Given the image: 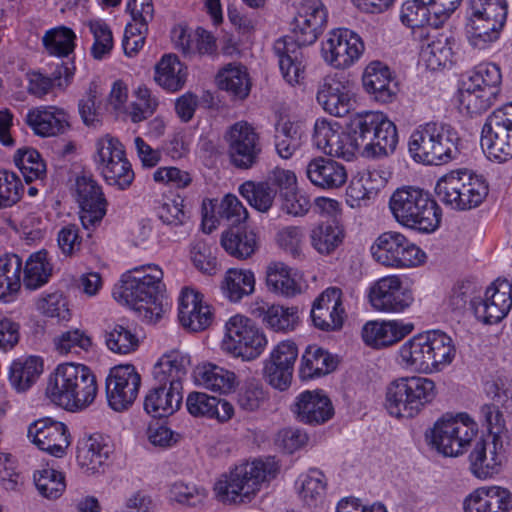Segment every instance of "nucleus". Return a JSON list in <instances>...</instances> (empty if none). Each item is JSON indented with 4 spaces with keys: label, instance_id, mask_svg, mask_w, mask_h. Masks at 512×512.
<instances>
[{
    "label": "nucleus",
    "instance_id": "603ef678",
    "mask_svg": "<svg viewBox=\"0 0 512 512\" xmlns=\"http://www.w3.org/2000/svg\"><path fill=\"white\" fill-rule=\"evenodd\" d=\"M255 312L262 319L263 324L275 332L293 331L299 322L298 308L294 306L264 304Z\"/></svg>",
    "mask_w": 512,
    "mask_h": 512
},
{
    "label": "nucleus",
    "instance_id": "13d9d810",
    "mask_svg": "<svg viewBox=\"0 0 512 512\" xmlns=\"http://www.w3.org/2000/svg\"><path fill=\"white\" fill-rule=\"evenodd\" d=\"M344 236L341 222L321 221L311 231V245L318 253L328 255L341 245Z\"/></svg>",
    "mask_w": 512,
    "mask_h": 512
},
{
    "label": "nucleus",
    "instance_id": "f704fd0d",
    "mask_svg": "<svg viewBox=\"0 0 512 512\" xmlns=\"http://www.w3.org/2000/svg\"><path fill=\"white\" fill-rule=\"evenodd\" d=\"M294 412L299 421L313 425L328 421L334 414V408L322 391L306 390L297 396Z\"/></svg>",
    "mask_w": 512,
    "mask_h": 512
},
{
    "label": "nucleus",
    "instance_id": "6e6d98bb",
    "mask_svg": "<svg viewBox=\"0 0 512 512\" xmlns=\"http://www.w3.org/2000/svg\"><path fill=\"white\" fill-rule=\"evenodd\" d=\"M506 21L497 19L469 18L467 24V37L471 46L483 50L495 42Z\"/></svg>",
    "mask_w": 512,
    "mask_h": 512
},
{
    "label": "nucleus",
    "instance_id": "c85d7f7f",
    "mask_svg": "<svg viewBox=\"0 0 512 512\" xmlns=\"http://www.w3.org/2000/svg\"><path fill=\"white\" fill-rule=\"evenodd\" d=\"M363 86L365 91L377 102H393L399 92L398 83L389 67L382 62H371L364 70Z\"/></svg>",
    "mask_w": 512,
    "mask_h": 512
},
{
    "label": "nucleus",
    "instance_id": "774afa93",
    "mask_svg": "<svg viewBox=\"0 0 512 512\" xmlns=\"http://www.w3.org/2000/svg\"><path fill=\"white\" fill-rule=\"evenodd\" d=\"M133 95L135 101L129 106V117L133 123H139L155 113L159 101L145 84L138 85Z\"/></svg>",
    "mask_w": 512,
    "mask_h": 512
},
{
    "label": "nucleus",
    "instance_id": "cd10ccee",
    "mask_svg": "<svg viewBox=\"0 0 512 512\" xmlns=\"http://www.w3.org/2000/svg\"><path fill=\"white\" fill-rule=\"evenodd\" d=\"M512 493L501 486H482L474 489L463 500L464 512H510Z\"/></svg>",
    "mask_w": 512,
    "mask_h": 512
},
{
    "label": "nucleus",
    "instance_id": "c03bdc74",
    "mask_svg": "<svg viewBox=\"0 0 512 512\" xmlns=\"http://www.w3.org/2000/svg\"><path fill=\"white\" fill-rule=\"evenodd\" d=\"M189 366L188 355L177 350L170 351L165 353L154 366V379L157 383L183 389V380L186 378Z\"/></svg>",
    "mask_w": 512,
    "mask_h": 512
},
{
    "label": "nucleus",
    "instance_id": "f8f14e48",
    "mask_svg": "<svg viewBox=\"0 0 512 512\" xmlns=\"http://www.w3.org/2000/svg\"><path fill=\"white\" fill-rule=\"evenodd\" d=\"M96 169L110 186L126 190L134 181L135 173L119 139L107 134L95 142Z\"/></svg>",
    "mask_w": 512,
    "mask_h": 512
},
{
    "label": "nucleus",
    "instance_id": "de8ad7c7",
    "mask_svg": "<svg viewBox=\"0 0 512 512\" xmlns=\"http://www.w3.org/2000/svg\"><path fill=\"white\" fill-rule=\"evenodd\" d=\"M338 364L336 356L316 345H310L304 351L299 374L303 380L327 375L335 370Z\"/></svg>",
    "mask_w": 512,
    "mask_h": 512
},
{
    "label": "nucleus",
    "instance_id": "79ce46f5",
    "mask_svg": "<svg viewBox=\"0 0 512 512\" xmlns=\"http://www.w3.org/2000/svg\"><path fill=\"white\" fill-rule=\"evenodd\" d=\"M269 291L283 297H294L303 289L302 276L283 262H271L266 269Z\"/></svg>",
    "mask_w": 512,
    "mask_h": 512
},
{
    "label": "nucleus",
    "instance_id": "2eb2a0df",
    "mask_svg": "<svg viewBox=\"0 0 512 512\" xmlns=\"http://www.w3.org/2000/svg\"><path fill=\"white\" fill-rule=\"evenodd\" d=\"M481 147L497 163L512 159V102L495 109L481 130Z\"/></svg>",
    "mask_w": 512,
    "mask_h": 512
},
{
    "label": "nucleus",
    "instance_id": "e2e57ef3",
    "mask_svg": "<svg viewBox=\"0 0 512 512\" xmlns=\"http://www.w3.org/2000/svg\"><path fill=\"white\" fill-rule=\"evenodd\" d=\"M105 343L111 352L127 355L136 351L140 342L130 325L113 323L105 330Z\"/></svg>",
    "mask_w": 512,
    "mask_h": 512
},
{
    "label": "nucleus",
    "instance_id": "09e8293b",
    "mask_svg": "<svg viewBox=\"0 0 512 512\" xmlns=\"http://www.w3.org/2000/svg\"><path fill=\"white\" fill-rule=\"evenodd\" d=\"M218 87L235 99H245L251 90V80L247 68L241 63H229L219 70L216 76Z\"/></svg>",
    "mask_w": 512,
    "mask_h": 512
},
{
    "label": "nucleus",
    "instance_id": "a878e982",
    "mask_svg": "<svg viewBox=\"0 0 512 512\" xmlns=\"http://www.w3.org/2000/svg\"><path fill=\"white\" fill-rule=\"evenodd\" d=\"M178 318L183 327L201 331L212 323L213 312L202 293L184 287L178 297Z\"/></svg>",
    "mask_w": 512,
    "mask_h": 512
},
{
    "label": "nucleus",
    "instance_id": "0eeeda50",
    "mask_svg": "<svg viewBox=\"0 0 512 512\" xmlns=\"http://www.w3.org/2000/svg\"><path fill=\"white\" fill-rule=\"evenodd\" d=\"M389 208L400 225L420 233H432L440 225L441 208L422 189H397L390 197Z\"/></svg>",
    "mask_w": 512,
    "mask_h": 512
},
{
    "label": "nucleus",
    "instance_id": "ddd939ff",
    "mask_svg": "<svg viewBox=\"0 0 512 512\" xmlns=\"http://www.w3.org/2000/svg\"><path fill=\"white\" fill-rule=\"evenodd\" d=\"M268 344L265 333L251 319L234 315L225 324L222 349L244 361L258 358Z\"/></svg>",
    "mask_w": 512,
    "mask_h": 512
},
{
    "label": "nucleus",
    "instance_id": "7ed1b4c3",
    "mask_svg": "<svg viewBox=\"0 0 512 512\" xmlns=\"http://www.w3.org/2000/svg\"><path fill=\"white\" fill-rule=\"evenodd\" d=\"M97 390L96 377L88 366L65 362L50 374L45 393L53 404L69 412H79L94 402Z\"/></svg>",
    "mask_w": 512,
    "mask_h": 512
},
{
    "label": "nucleus",
    "instance_id": "052dcab7",
    "mask_svg": "<svg viewBox=\"0 0 512 512\" xmlns=\"http://www.w3.org/2000/svg\"><path fill=\"white\" fill-rule=\"evenodd\" d=\"M76 40V33L71 28L60 25L44 33L42 44L50 56L65 58L74 53Z\"/></svg>",
    "mask_w": 512,
    "mask_h": 512
},
{
    "label": "nucleus",
    "instance_id": "9d476101",
    "mask_svg": "<svg viewBox=\"0 0 512 512\" xmlns=\"http://www.w3.org/2000/svg\"><path fill=\"white\" fill-rule=\"evenodd\" d=\"M96 169L110 186L126 190L134 181L135 173L119 139L107 134L95 142Z\"/></svg>",
    "mask_w": 512,
    "mask_h": 512
},
{
    "label": "nucleus",
    "instance_id": "a19ab883",
    "mask_svg": "<svg viewBox=\"0 0 512 512\" xmlns=\"http://www.w3.org/2000/svg\"><path fill=\"white\" fill-rule=\"evenodd\" d=\"M188 412L194 417L215 419L220 423L229 421L234 416L233 405L204 392H191L186 399Z\"/></svg>",
    "mask_w": 512,
    "mask_h": 512
},
{
    "label": "nucleus",
    "instance_id": "1a4fd4ad",
    "mask_svg": "<svg viewBox=\"0 0 512 512\" xmlns=\"http://www.w3.org/2000/svg\"><path fill=\"white\" fill-rule=\"evenodd\" d=\"M488 191V184L483 176L466 171L446 174L435 186L439 201L458 211L478 207L488 195Z\"/></svg>",
    "mask_w": 512,
    "mask_h": 512
},
{
    "label": "nucleus",
    "instance_id": "e433bc0d",
    "mask_svg": "<svg viewBox=\"0 0 512 512\" xmlns=\"http://www.w3.org/2000/svg\"><path fill=\"white\" fill-rule=\"evenodd\" d=\"M171 39L186 57L211 55L216 51L214 36L203 28L193 31L186 26L177 25L171 31Z\"/></svg>",
    "mask_w": 512,
    "mask_h": 512
},
{
    "label": "nucleus",
    "instance_id": "20e7f679",
    "mask_svg": "<svg viewBox=\"0 0 512 512\" xmlns=\"http://www.w3.org/2000/svg\"><path fill=\"white\" fill-rule=\"evenodd\" d=\"M279 470L280 465L272 456L241 463L215 482V495L222 503L250 502L265 483L277 476Z\"/></svg>",
    "mask_w": 512,
    "mask_h": 512
},
{
    "label": "nucleus",
    "instance_id": "3c124183",
    "mask_svg": "<svg viewBox=\"0 0 512 512\" xmlns=\"http://www.w3.org/2000/svg\"><path fill=\"white\" fill-rule=\"evenodd\" d=\"M427 337L431 374L442 372L454 361L457 353L456 345L451 336L441 330H428Z\"/></svg>",
    "mask_w": 512,
    "mask_h": 512
},
{
    "label": "nucleus",
    "instance_id": "b1692460",
    "mask_svg": "<svg viewBox=\"0 0 512 512\" xmlns=\"http://www.w3.org/2000/svg\"><path fill=\"white\" fill-rule=\"evenodd\" d=\"M75 192L83 226L89 229L100 223L106 214L107 201L98 182L89 176H79L76 178Z\"/></svg>",
    "mask_w": 512,
    "mask_h": 512
},
{
    "label": "nucleus",
    "instance_id": "864d4df0",
    "mask_svg": "<svg viewBox=\"0 0 512 512\" xmlns=\"http://www.w3.org/2000/svg\"><path fill=\"white\" fill-rule=\"evenodd\" d=\"M43 372V360L38 356L14 360L9 369V381L17 392L27 391Z\"/></svg>",
    "mask_w": 512,
    "mask_h": 512
},
{
    "label": "nucleus",
    "instance_id": "58836bf2",
    "mask_svg": "<svg viewBox=\"0 0 512 512\" xmlns=\"http://www.w3.org/2000/svg\"><path fill=\"white\" fill-rule=\"evenodd\" d=\"M27 123L41 137L63 134L69 127L68 114L55 106H41L27 113Z\"/></svg>",
    "mask_w": 512,
    "mask_h": 512
},
{
    "label": "nucleus",
    "instance_id": "412c9836",
    "mask_svg": "<svg viewBox=\"0 0 512 512\" xmlns=\"http://www.w3.org/2000/svg\"><path fill=\"white\" fill-rule=\"evenodd\" d=\"M311 318L323 331L341 329L347 318L342 289L330 286L323 290L313 302Z\"/></svg>",
    "mask_w": 512,
    "mask_h": 512
},
{
    "label": "nucleus",
    "instance_id": "473e14b6",
    "mask_svg": "<svg viewBox=\"0 0 512 512\" xmlns=\"http://www.w3.org/2000/svg\"><path fill=\"white\" fill-rule=\"evenodd\" d=\"M305 174L312 185L322 190L338 189L348 178L343 164L323 156L312 158L306 165Z\"/></svg>",
    "mask_w": 512,
    "mask_h": 512
},
{
    "label": "nucleus",
    "instance_id": "a211bd4d",
    "mask_svg": "<svg viewBox=\"0 0 512 512\" xmlns=\"http://www.w3.org/2000/svg\"><path fill=\"white\" fill-rule=\"evenodd\" d=\"M475 317L485 324H497L506 318L512 309V283L507 279H496L482 295L471 300Z\"/></svg>",
    "mask_w": 512,
    "mask_h": 512
},
{
    "label": "nucleus",
    "instance_id": "f257e3e1",
    "mask_svg": "<svg viewBox=\"0 0 512 512\" xmlns=\"http://www.w3.org/2000/svg\"><path fill=\"white\" fill-rule=\"evenodd\" d=\"M350 132L334 121L318 119L313 143L325 155L352 161L357 153L367 158L387 156L398 144L396 125L380 111H364L350 118Z\"/></svg>",
    "mask_w": 512,
    "mask_h": 512
},
{
    "label": "nucleus",
    "instance_id": "7c9ffc66",
    "mask_svg": "<svg viewBox=\"0 0 512 512\" xmlns=\"http://www.w3.org/2000/svg\"><path fill=\"white\" fill-rule=\"evenodd\" d=\"M317 102L328 114L344 117L352 110L354 99L348 82L329 77L318 90Z\"/></svg>",
    "mask_w": 512,
    "mask_h": 512
},
{
    "label": "nucleus",
    "instance_id": "49530a36",
    "mask_svg": "<svg viewBox=\"0 0 512 512\" xmlns=\"http://www.w3.org/2000/svg\"><path fill=\"white\" fill-rule=\"evenodd\" d=\"M188 77V68L174 54H165L155 65L154 80L167 92L181 90Z\"/></svg>",
    "mask_w": 512,
    "mask_h": 512
},
{
    "label": "nucleus",
    "instance_id": "a18cd8bd",
    "mask_svg": "<svg viewBox=\"0 0 512 512\" xmlns=\"http://www.w3.org/2000/svg\"><path fill=\"white\" fill-rule=\"evenodd\" d=\"M23 260L14 253L0 257V301L13 302L23 283Z\"/></svg>",
    "mask_w": 512,
    "mask_h": 512
},
{
    "label": "nucleus",
    "instance_id": "bb28decb",
    "mask_svg": "<svg viewBox=\"0 0 512 512\" xmlns=\"http://www.w3.org/2000/svg\"><path fill=\"white\" fill-rule=\"evenodd\" d=\"M51 72L46 74L41 70H30L26 73L27 92L38 98L58 88L65 90L73 80L75 65L70 63H56L50 66Z\"/></svg>",
    "mask_w": 512,
    "mask_h": 512
},
{
    "label": "nucleus",
    "instance_id": "69168bd1",
    "mask_svg": "<svg viewBox=\"0 0 512 512\" xmlns=\"http://www.w3.org/2000/svg\"><path fill=\"white\" fill-rule=\"evenodd\" d=\"M93 36L90 53L95 60H104L111 55L114 47L113 34L109 25L102 19L90 20L87 23Z\"/></svg>",
    "mask_w": 512,
    "mask_h": 512
},
{
    "label": "nucleus",
    "instance_id": "4d7b16f0",
    "mask_svg": "<svg viewBox=\"0 0 512 512\" xmlns=\"http://www.w3.org/2000/svg\"><path fill=\"white\" fill-rule=\"evenodd\" d=\"M53 266L48 259V253L40 250L32 253L23 266V284L29 290H36L48 283Z\"/></svg>",
    "mask_w": 512,
    "mask_h": 512
},
{
    "label": "nucleus",
    "instance_id": "72a5a7b5",
    "mask_svg": "<svg viewBox=\"0 0 512 512\" xmlns=\"http://www.w3.org/2000/svg\"><path fill=\"white\" fill-rule=\"evenodd\" d=\"M113 450L108 436L94 433L78 442L77 462L87 472L97 473L107 464Z\"/></svg>",
    "mask_w": 512,
    "mask_h": 512
},
{
    "label": "nucleus",
    "instance_id": "9b49d317",
    "mask_svg": "<svg viewBox=\"0 0 512 512\" xmlns=\"http://www.w3.org/2000/svg\"><path fill=\"white\" fill-rule=\"evenodd\" d=\"M96 169L110 186L126 190L134 181L135 173L119 139L107 134L95 142Z\"/></svg>",
    "mask_w": 512,
    "mask_h": 512
},
{
    "label": "nucleus",
    "instance_id": "680f3d73",
    "mask_svg": "<svg viewBox=\"0 0 512 512\" xmlns=\"http://www.w3.org/2000/svg\"><path fill=\"white\" fill-rule=\"evenodd\" d=\"M221 245L231 256L238 259H247L257 249V238L253 231L241 228H231L221 237Z\"/></svg>",
    "mask_w": 512,
    "mask_h": 512
},
{
    "label": "nucleus",
    "instance_id": "f03ea898",
    "mask_svg": "<svg viewBox=\"0 0 512 512\" xmlns=\"http://www.w3.org/2000/svg\"><path fill=\"white\" fill-rule=\"evenodd\" d=\"M114 289L116 300L135 310L149 322H157L165 312V285L163 271L155 264L134 267L121 276Z\"/></svg>",
    "mask_w": 512,
    "mask_h": 512
},
{
    "label": "nucleus",
    "instance_id": "2f4dec72",
    "mask_svg": "<svg viewBox=\"0 0 512 512\" xmlns=\"http://www.w3.org/2000/svg\"><path fill=\"white\" fill-rule=\"evenodd\" d=\"M283 79L290 85L299 84L305 75L302 47L290 37H280L273 45Z\"/></svg>",
    "mask_w": 512,
    "mask_h": 512
},
{
    "label": "nucleus",
    "instance_id": "bf43d9fd",
    "mask_svg": "<svg viewBox=\"0 0 512 512\" xmlns=\"http://www.w3.org/2000/svg\"><path fill=\"white\" fill-rule=\"evenodd\" d=\"M255 275L249 269L230 268L222 282L224 295L231 302H239L255 290Z\"/></svg>",
    "mask_w": 512,
    "mask_h": 512
},
{
    "label": "nucleus",
    "instance_id": "f3484780",
    "mask_svg": "<svg viewBox=\"0 0 512 512\" xmlns=\"http://www.w3.org/2000/svg\"><path fill=\"white\" fill-rule=\"evenodd\" d=\"M369 303L374 310L402 313L414 301L412 291L404 285L401 275L391 274L372 282L368 288Z\"/></svg>",
    "mask_w": 512,
    "mask_h": 512
},
{
    "label": "nucleus",
    "instance_id": "6ab92c4d",
    "mask_svg": "<svg viewBox=\"0 0 512 512\" xmlns=\"http://www.w3.org/2000/svg\"><path fill=\"white\" fill-rule=\"evenodd\" d=\"M141 386V376L131 364L113 367L106 379L109 406L117 412L128 409L136 400Z\"/></svg>",
    "mask_w": 512,
    "mask_h": 512
},
{
    "label": "nucleus",
    "instance_id": "37998d69",
    "mask_svg": "<svg viewBox=\"0 0 512 512\" xmlns=\"http://www.w3.org/2000/svg\"><path fill=\"white\" fill-rule=\"evenodd\" d=\"M194 380L198 386L222 395L235 391L238 385L236 374L213 363H204L194 370Z\"/></svg>",
    "mask_w": 512,
    "mask_h": 512
},
{
    "label": "nucleus",
    "instance_id": "393cba45",
    "mask_svg": "<svg viewBox=\"0 0 512 512\" xmlns=\"http://www.w3.org/2000/svg\"><path fill=\"white\" fill-rule=\"evenodd\" d=\"M503 440H481L469 455L471 473L478 479L486 480L498 475L506 463Z\"/></svg>",
    "mask_w": 512,
    "mask_h": 512
},
{
    "label": "nucleus",
    "instance_id": "6e6552de",
    "mask_svg": "<svg viewBox=\"0 0 512 512\" xmlns=\"http://www.w3.org/2000/svg\"><path fill=\"white\" fill-rule=\"evenodd\" d=\"M477 434L478 424L468 413H445L426 433V438L438 453L457 457L468 450Z\"/></svg>",
    "mask_w": 512,
    "mask_h": 512
},
{
    "label": "nucleus",
    "instance_id": "423d86ee",
    "mask_svg": "<svg viewBox=\"0 0 512 512\" xmlns=\"http://www.w3.org/2000/svg\"><path fill=\"white\" fill-rule=\"evenodd\" d=\"M436 396L434 380L423 376H403L387 385L384 407L391 417L410 420L431 405Z\"/></svg>",
    "mask_w": 512,
    "mask_h": 512
},
{
    "label": "nucleus",
    "instance_id": "8fccbe9b",
    "mask_svg": "<svg viewBox=\"0 0 512 512\" xmlns=\"http://www.w3.org/2000/svg\"><path fill=\"white\" fill-rule=\"evenodd\" d=\"M296 490L301 501L308 507H317L325 501L327 478L317 469L311 468L296 480Z\"/></svg>",
    "mask_w": 512,
    "mask_h": 512
},
{
    "label": "nucleus",
    "instance_id": "c756f323",
    "mask_svg": "<svg viewBox=\"0 0 512 512\" xmlns=\"http://www.w3.org/2000/svg\"><path fill=\"white\" fill-rule=\"evenodd\" d=\"M414 330V324L404 320L369 321L362 328L364 343L373 348L391 346Z\"/></svg>",
    "mask_w": 512,
    "mask_h": 512
},
{
    "label": "nucleus",
    "instance_id": "0e129e2a",
    "mask_svg": "<svg viewBox=\"0 0 512 512\" xmlns=\"http://www.w3.org/2000/svg\"><path fill=\"white\" fill-rule=\"evenodd\" d=\"M496 97L489 90L476 88L473 83L462 81L459 89V103L468 114H481L493 104Z\"/></svg>",
    "mask_w": 512,
    "mask_h": 512
},
{
    "label": "nucleus",
    "instance_id": "338daca9",
    "mask_svg": "<svg viewBox=\"0 0 512 512\" xmlns=\"http://www.w3.org/2000/svg\"><path fill=\"white\" fill-rule=\"evenodd\" d=\"M14 163L27 183L43 180L46 175V165L40 153L33 148L19 149L14 155Z\"/></svg>",
    "mask_w": 512,
    "mask_h": 512
},
{
    "label": "nucleus",
    "instance_id": "ea45409f",
    "mask_svg": "<svg viewBox=\"0 0 512 512\" xmlns=\"http://www.w3.org/2000/svg\"><path fill=\"white\" fill-rule=\"evenodd\" d=\"M430 349L427 331L418 333L405 341L398 350V363L406 370L431 374Z\"/></svg>",
    "mask_w": 512,
    "mask_h": 512
},
{
    "label": "nucleus",
    "instance_id": "39448f33",
    "mask_svg": "<svg viewBox=\"0 0 512 512\" xmlns=\"http://www.w3.org/2000/svg\"><path fill=\"white\" fill-rule=\"evenodd\" d=\"M459 141V134L453 126L442 121H429L412 131L408 151L416 163L438 166L456 158Z\"/></svg>",
    "mask_w": 512,
    "mask_h": 512
},
{
    "label": "nucleus",
    "instance_id": "c9c22d12",
    "mask_svg": "<svg viewBox=\"0 0 512 512\" xmlns=\"http://www.w3.org/2000/svg\"><path fill=\"white\" fill-rule=\"evenodd\" d=\"M183 389L173 385L157 383L144 397V410L153 418L174 414L181 406Z\"/></svg>",
    "mask_w": 512,
    "mask_h": 512
},
{
    "label": "nucleus",
    "instance_id": "5701e85b",
    "mask_svg": "<svg viewBox=\"0 0 512 512\" xmlns=\"http://www.w3.org/2000/svg\"><path fill=\"white\" fill-rule=\"evenodd\" d=\"M27 436L40 450L59 458L64 456L70 444L67 426L51 418H42L31 423Z\"/></svg>",
    "mask_w": 512,
    "mask_h": 512
},
{
    "label": "nucleus",
    "instance_id": "aec40b11",
    "mask_svg": "<svg viewBox=\"0 0 512 512\" xmlns=\"http://www.w3.org/2000/svg\"><path fill=\"white\" fill-rule=\"evenodd\" d=\"M328 13L320 0H305L297 7L291 22L290 37L299 47L311 45L318 39L327 23Z\"/></svg>",
    "mask_w": 512,
    "mask_h": 512
},
{
    "label": "nucleus",
    "instance_id": "dca6fc26",
    "mask_svg": "<svg viewBox=\"0 0 512 512\" xmlns=\"http://www.w3.org/2000/svg\"><path fill=\"white\" fill-rule=\"evenodd\" d=\"M365 50L362 38L348 28L330 31L322 42L324 61L333 68L347 69L359 61Z\"/></svg>",
    "mask_w": 512,
    "mask_h": 512
},
{
    "label": "nucleus",
    "instance_id": "4468645a",
    "mask_svg": "<svg viewBox=\"0 0 512 512\" xmlns=\"http://www.w3.org/2000/svg\"><path fill=\"white\" fill-rule=\"evenodd\" d=\"M373 259L388 268H413L425 262L426 253L399 232H384L370 248Z\"/></svg>",
    "mask_w": 512,
    "mask_h": 512
},
{
    "label": "nucleus",
    "instance_id": "4c0bfd02",
    "mask_svg": "<svg viewBox=\"0 0 512 512\" xmlns=\"http://www.w3.org/2000/svg\"><path fill=\"white\" fill-rule=\"evenodd\" d=\"M462 0H414L405 2L400 10L401 22L410 28H421V36L423 35L424 24L428 21L427 19V8L428 5L435 7L434 13L437 15H443L445 17L450 16L460 5Z\"/></svg>",
    "mask_w": 512,
    "mask_h": 512
},
{
    "label": "nucleus",
    "instance_id": "4be33fe9",
    "mask_svg": "<svg viewBox=\"0 0 512 512\" xmlns=\"http://www.w3.org/2000/svg\"><path fill=\"white\" fill-rule=\"evenodd\" d=\"M232 164L241 169L254 166L261 153L259 136L247 122H237L227 133Z\"/></svg>",
    "mask_w": 512,
    "mask_h": 512
},
{
    "label": "nucleus",
    "instance_id": "5fc2aeb1",
    "mask_svg": "<svg viewBox=\"0 0 512 512\" xmlns=\"http://www.w3.org/2000/svg\"><path fill=\"white\" fill-rule=\"evenodd\" d=\"M420 57L431 70L446 67L452 63L453 40L446 35L428 37L421 47Z\"/></svg>",
    "mask_w": 512,
    "mask_h": 512
}]
</instances>
